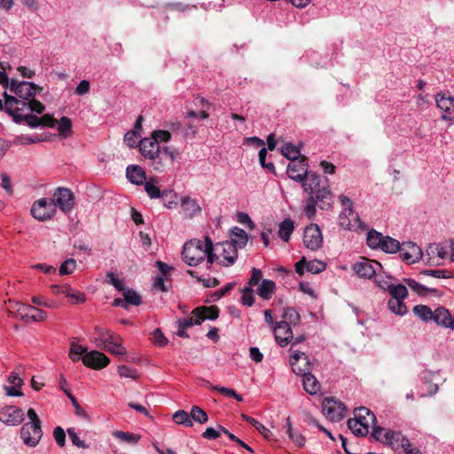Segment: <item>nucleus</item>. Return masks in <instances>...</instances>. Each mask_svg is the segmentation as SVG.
Instances as JSON below:
<instances>
[{
    "instance_id": "nucleus-1",
    "label": "nucleus",
    "mask_w": 454,
    "mask_h": 454,
    "mask_svg": "<svg viewBox=\"0 0 454 454\" xmlns=\"http://www.w3.org/2000/svg\"><path fill=\"white\" fill-rule=\"evenodd\" d=\"M183 260L189 266L194 267L207 259V263L210 266L218 259L214 253V245L209 237H205L204 240L191 239L184 245L182 251Z\"/></svg>"
},
{
    "instance_id": "nucleus-2",
    "label": "nucleus",
    "mask_w": 454,
    "mask_h": 454,
    "mask_svg": "<svg viewBox=\"0 0 454 454\" xmlns=\"http://www.w3.org/2000/svg\"><path fill=\"white\" fill-rule=\"evenodd\" d=\"M290 364L295 374L302 375V384L307 393L315 395L320 390L318 380L309 372V360L304 352L294 351L290 356Z\"/></svg>"
},
{
    "instance_id": "nucleus-3",
    "label": "nucleus",
    "mask_w": 454,
    "mask_h": 454,
    "mask_svg": "<svg viewBox=\"0 0 454 454\" xmlns=\"http://www.w3.org/2000/svg\"><path fill=\"white\" fill-rule=\"evenodd\" d=\"M301 184L305 192L315 194L321 209H327L331 206L332 194L326 177L321 178L315 172H310Z\"/></svg>"
},
{
    "instance_id": "nucleus-4",
    "label": "nucleus",
    "mask_w": 454,
    "mask_h": 454,
    "mask_svg": "<svg viewBox=\"0 0 454 454\" xmlns=\"http://www.w3.org/2000/svg\"><path fill=\"white\" fill-rule=\"evenodd\" d=\"M370 434V440L372 442H380L391 446L393 449L402 448L406 454H411L409 448L411 446L409 439L399 432L387 429V427H372Z\"/></svg>"
},
{
    "instance_id": "nucleus-5",
    "label": "nucleus",
    "mask_w": 454,
    "mask_h": 454,
    "mask_svg": "<svg viewBox=\"0 0 454 454\" xmlns=\"http://www.w3.org/2000/svg\"><path fill=\"white\" fill-rule=\"evenodd\" d=\"M4 101L5 111L13 118L21 117L23 113L35 112L42 114L44 110V106L38 100L32 99L29 102L18 100V98L9 96L6 93Z\"/></svg>"
},
{
    "instance_id": "nucleus-6",
    "label": "nucleus",
    "mask_w": 454,
    "mask_h": 454,
    "mask_svg": "<svg viewBox=\"0 0 454 454\" xmlns=\"http://www.w3.org/2000/svg\"><path fill=\"white\" fill-rule=\"evenodd\" d=\"M339 200L343 206V209L339 215V224L345 230H365V224L360 220L359 215L353 210L351 200L340 195Z\"/></svg>"
},
{
    "instance_id": "nucleus-7",
    "label": "nucleus",
    "mask_w": 454,
    "mask_h": 454,
    "mask_svg": "<svg viewBox=\"0 0 454 454\" xmlns=\"http://www.w3.org/2000/svg\"><path fill=\"white\" fill-rule=\"evenodd\" d=\"M346 411L344 403L334 398H325L322 403V412L331 422L340 421Z\"/></svg>"
},
{
    "instance_id": "nucleus-8",
    "label": "nucleus",
    "mask_w": 454,
    "mask_h": 454,
    "mask_svg": "<svg viewBox=\"0 0 454 454\" xmlns=\"http://www.w3.org/2000/svg\"><path fill=\"white\" fill-rule=\"evenodd\" d=\"M56 213V203L50 199L43 198L34 202L31 215L39 221H46Z\"/></svg>"
},
{
    "instance_id": "nucleus-9",
    "label": "nucleus",
    "mask_w": 454,
    "mask_h": 454,
    "mask_svg": "<svg viewBox=\"0 0 454 454\" xmlns=\"http://www.w3.org/2000/svg\"><path fill=\"white\" fill-rule=\"evenodd\" d=\"M10 90L19 98L18 100L29 102L34 98L37 90H42V88H38L33 82H18L12 79L10 83Z\"/></svg>"
},
{
    "instance_id": "nucleus-10",
    "label": "nucleus",
    "mask_w": 454,
    "mask_h": 454,
    "mask_svg": "<svg viewBox=\"0 0 454 454\" xmlns=\"http://www.w3.org/2000/svg\"><path fill=\"white\" fill-rule=\"evenodd\" d=\"M323 236L317 224L307 226L303 233V243L307 248L316 251L322 246Z\"/></svg>"
},
{
    "instance_id": "nucleus-11",
    "label": "nucleus",
    "mask_w": 454,
    "mask_h": 454,
    "mask_svg": "<svg viewBox=\"0 0 454 454\" xmlns=\"http://www.w3.org/2000/svg\"><path fill=\"white\" fill-rule=\"evenodd\" d=\"M399 253L402 260L408 264L415 263L420 259L424 260V254L421 248L413 242H404L401 244Z\"/></svg>"
},
{
    "instance_id": "nucleus-12",
    "label": "nucleus",
    "mask_w": 454,
    "mask_h": 454,
    "mask_svg": "<svg viewBox=\"0 0 454 454\" xmlns=\"http://www.w3.org/2000/svg\"><path fill=\"white\" fill-rule=\"evenodd\" d=\"M354 418L349 419L347 421V426H352V422L356 423V426H375L377 419L375 414L367 407L361 406L354 409Z\"/></svg>"
},
{
    "instance_id": "nucleus-13",
    "label": "nucleus",
    "mask_w": 454,
    "mask_h": 454,
    "mask_svg": "<svg viewBox=\"0 0 454 454\" xmlns=\"http://www.w3.org/2000/svg\"><path fill=\"white\" fill-rule=\"evenodd\" d=\"M24 419L23 411L18 407L6 406L0 411V422L7 426H19Z\"/></svg>"
},
{
    "instance_id": "nucleus-14",
    "label": "nucleus",
    "mask_w": 454,
    "mask_h": 454,
    "mask_svg": "<svg viewBox=\"0 0 454 454\" xmlns=\"http://www.w3.org/2000/svg\"><path fill=\"white\" fill-rule=\"evenodd\" d=\"M308 167L307 159L301 158L297 161L290 162L287 165L286 172L291 179L302 183L306 176L310 173L308 172Z\"/></svg>"
},
{
    "instance_id": "nucleus-15",
    "label": "nucleus",
    "mask_w": 454,
    "mask_h": 454,
    "mask_svg": "<svg viewBox=\"0 0 454 454\" xmlns=\"http://www.w3.org/2000/svg\"><path fill=\"white\" fill-rule=\"evenodd\" d=\"M82 359L85 366L96 370L105 368L110 362L109 358L105 354L97 350L85 353Z\"/></svg>"
},
{
    "instance_id": "nucleus-16",
    "label": "nucleus",
    "mask_w": 454,
    "mask_h": 454,
    "mask_svg": "<svg viewBox=\"0 0 454 454\" xmlns=\"http://www.w3.org/2000/svg\"><path fill=\"white\" fill-rule=\"evenodd\" d=\"M447 255V249L441 244H431L424 254V261L431 265H441Z\"/></svg>"
},
{
    "instance_id": "nucleus-17",
    "label": "nucleus",
    "mask_w": 454,
    "mask_h": 454,
    "mask_svg": "<svg viewBox=\"0 0 454 454\" xmlns=\"http://www.w3.org/2000/svg\"><path fill=\"white\" fill-rule=\"evenodd\" d=\"M56 207L59 206L64 212H69L74 207V195L67 188H58L54 192L53 200Z\"/></svg>"
},
{
    "instance_id": "nucleus-18",
    "label": "nucleus",
    "mask_w": 454,
    "mask_h": 454,
    "mask_svg": "<svg viewBox=\"0 0 454 454\" xmlns=\"http://www.w3.org/2000/svg\"><path fill=\"white\" fill-rule=\"evenodd\" d=\"M273 330L275 339L281 347H286L294 339L292 328L286 321L278 322Z\"/></svg>"
},
{
    "instance_id": "nucleus-19",
    "label": "nucleus",
    "mask_w": 454,
    "mask_h": 454,
    "mask_svg": "<svg viewBox=\"0 0 454 454\" xmlns=\"http://www.w3.org/2000/svg\"><path fill=\"white\" fill-rule=\"evenodd\" d=\"M377 267H381L379 262L363 258L353 265V270L358 277L371 278L376 275Z\"/></svg>"
},
{
    "instance_id": "nucleus-20",
    "label": "nucleus",
    "mask_w": 454,
    "mask_h": 454,
    "mask_svg": "<svg viewBox=\"0 0 454 454\" xmlns=\"http://www.w3.org/2000/svg\"><path fill=\"white\" fill-rule=\"evenodd\" d=\"M139 149L145 158L155 160L160 155V146L152 138H143L139 143Z\"/></svg>"
},
{
    "instance_id": "nucleus-21",
    "label": "nucleus",
    "mask_w": 454,
    "mask_h": 454,
    "mask_svg": "<svg viewBox=\"0 0 454 454\" xmlns=\"http://www.w3.org/2000/svg\"><path fill=\"white\" fill-rule=\"evenodd\" d=\"M42 436V427H21L20 437L30 447L37 445Z\"/></svg>"
},
{
    "instance_id": "nucleus-22",
    "label": "nucleus",
    "mask_w": 454,
    "mask_h": 454,
    "mask_svg": "<svg viewBox=\"0 0 454 454\" xmlns=\"http://www.w3.org/2000/svg\"><path fill=\"white\" fill-rule=\"evenodd\" d=\"M144 185L145 191L151 199H165L168 196L176 198V193L173 192L172 191L165 190L161 192L160 188L157 186V182L155 178H150L149 180H146Z\"/></svg>"
},
{
    "instance_id": "nucleus-23",
    "label": "nucleus",
    "mask_w": 454,
    "mask_h": 454,
    "mask_svg": "<svg viewBox=\"0 0 454 454\" xmlns=\"http://www.w3.org/2000/svg\"><path fill=\"white\" fill-rule=\"evenodd\" d=\"M181 207L184 214L188 218H193L201 213V207L198 200L189 196H184L181 198Z\"/></svg>"
},
{
    "instance_id": "nucleus-24",
    "label": "nucleus",
    "mask_w": 454,
    "mask_h": 454,
    "mask_svg": "<svg viewBox=\"0 0 454 454\" xmlns=\"http://www.w3.org/2000/svg\"><path fill=\"white\" fill-rule=\"evenodd\" d=\"M436 106L445 114H451L454 112V97L450 96L448 92L440 91L435 94Z\"/></svg>"
},
{
    "instance_id": "nucleus-25",
    "label": "nucleus",
    "mask_w": 454,
    "mask_h": 454,
    "mask_svg": "<svg viewBox=\"0 0 454 454\" xmlns=\"http://www.w3.org/2000/svg\"><path fill=\"white\" fill-rule=\"evenodd\" d=\"M51 288L54 294H63L66 296L73 299L76 303H82L85 301V295L78 291H74L69 285H52Z\"/></svg>"
},
{
    "instance_id": "nucleus-26",
    "label": "nucleus",
    "mask_w": 454,
    "mask_h": 454,
    "mask_svg": "<svg viewBox=\"0 0 454 454\" xmlns=\"http://www.w3.org/2000/svg\"><path fill=\"white\" fill-rule=\"evenodd\" d=\"M216 249H221V254L229 264H233L238 257V248L229 240L216 245Z\"/></svg>"
},
{
    "instance_id": "nucleus-27",
    "label": "nucleus",
    "mask_w": 454,
    "mask_h": 454,
    "mask_svg": "<svg viewBox=\"0 0 454 454\" xmlns=\"http://www.w3.org/2000/svg\"><path fill=\"white\" fill-rule=\"evenodd\" d=\"M126 176L130 183L137 185L144 184L146 181L145 171L141 167L136 165H131L127 168Z\"/></svg>"
},
{
    "instance_id": "nucleus-28",
    "label": "nucleus",
    "mask_w": 454,
    "mask_h": 454,
    "mask_svg": "<svg viewBox=\"0 0 454 454\" xmlns=\"http://www.w3.org/2000/svg\"><path fill=\"white\" fill-rule=\"evenodd\" d=\"M432 321L435 322L437 325L450 327L451 323H453V318L448 309L439 307L434 311Z\"/></svg>"
},
{
    "instance_id": "nucleus-29",
    "label": "nucleus",
    "mask_w": 454,
    "mask_h": 454,
    "mask_svg": "<svg viewBox=\"0 0 454 454\" xmlns=\"http://www.w3.org/2000/svg\"><path fill=\"white\" fill-rule=\"evenodd\" d=\"M248 241L247 233L241 228L235 227L231 231V240L229 242H232L235 244V247L238 249H242L246 247Z\"/></svg>"
},
{
    "instance_id": "nucleus-30",
    "label": "nucleus",
    "mask_w": 454,
    "mask_h": 454,
    "mask_svg": "<svg viewBox=\"0 0 454 454\" xmlns=\"http://www.w3.org/2000/svg\"><path fill=\"white\" fill-rule=\"evenodd\" d=\"M294 230V222L290 218H286L278 225V236L283 241L287 242Z\"/></svg>"
},
{
    "instance_id": "nucleus-31",
    "label": "nucleus",
    "mask_w": 454,
    "mask_h": 454,
    "mask_svg": "<svg viewBox=\"0 0 454 454\" xmlns=\"http://www.w3.org/2000/svg\"><path fill=\"white\" fill-rule=\"evenodd\" d=\"M276 285L272 280L263 279L258 287V294L264 300H270L274 294Z\"/></svg>"
},
{
    "instance_id": "nucleus-32",
    "label": "nucleus",
    "mask_w": 454,
    "mask_h": 454,
    "mask_svg": "<svg viewBox=\"0 0 454 454\" xmlns=\"http://www.w3.org/2000/svg\"><path fill=\"white\" fill-rule=\"evenodd\" d=\"M400 248L401 243L397 239L385 236L380 249L387 254H395L399 252Z\"/></svg>"
},
{
    "instance_id": "nucleus-33",
    "label": "nucleus",
    "mask_w": 454,
    "mask_h": 454,
    "mask_svg": "<svg viewBox=\"0 0 454 454\" xmlns=\"http://www.w3.org/2000/svg\"><path fill=\"white\" fill-rule=\"evenodd\" d=\"M384 237L382 233L372 229L367 233V245L372 249H380Z\"/></svg>"
},
{
    "instance_id": "nucleus-34",
    "label": "nucleus",
    "mask_w": 454,
    "mask_h": 454,
    "mask_svg": "<svg viewBox=\"0 0 454 454\" xmlns=\"http://www.w3.org/2000/svg\"><path fill=\"white\" fill-rule=\"evenodd\" d=\"M113 436L122 442L132 445L136 444L141 438L140 434L123 431H114L113 432Z\"/></svg>"
},
{
    "instance_id": "nucleus-35",
    "label": "nucleus",
    "mask_w": 454,
    "mask_h": 454,
    "mask_svg": "<svg viewBox=\"0 0 454 454\" xmlns=\"http://www.w3.org/2000/svg\"><path fill=\"white\" fill-rule=\"evenodd\" d=\"M281 153L288 160H291V162L293 161H297L299 160V157H300V150L298 147H296L295 145H292V144H285L282 145L281 147Z\"/></svg>"
},
{
    "instance_id": "nucleus-36",
    "label": "nucleus",
    "mask_w": 454,
    "mask_h": 454,
    "mask_svg": "<svg viewBox=\"0 0 454 454\" xmlns=\"http://www.w3.org/2000/svg\"><path fill=\"white\" fill-rule=\"evenodd\" d=\"M257 428L259 429L260 434L270 442H278L280 441V438L284 437L282 432L279 430V427H271L274 431L270 430L269 427Z\"/></svg>"
},
{
    "instance_id": "nucleus-37",
    "label": "nucleus",
    "mask_w": 454,
    "mask_h": 454,
    "mask_svg": "<svg viewBox=\"0 0 454 454\" xmlns=\"http://www.w3.org/2000/svg\"><path fill=\"white\" fill-rule=\"evenodd\" d=\"M388 309L395 315L403 316L407 308L402 299L390 298L387 302Z\"/></svg>"
},
{
    "instance_id": "nucleus-38",
    "label": "nucleus",
    "mask_w": 454,
    "mask_h": 454,
    "mask_svg": "<svg viewBox=\"0 0 454 454\" xmlns=\"http://www.w3.org/2000/svg\"><path fill=\"white\" fill-rule=\"evenodd\" d=\"M414 314L425 322L433 320L434 311L426 305H416L413 308Z\"/></svg>"
},
{
    "instance_id": "nucleus-39",
    "label": "nucleus",
    "mask_w": 454,
    "mask_h": 454,
    "mask_svg": "<svg viewBox=\"0 0 454 454\" xmlns=\"http://www.w3.org/2000/svg\"><path fill=\"white\" fill-rule=\"evenodd\" d=\"M203 322V317H199V309H195L192 311V317L189 318H183L178 320V326L183 328H188L192 325H200Z\"/></svg>"
},
{
    "instance_id": "nucleus-40",
    "label": "nucleus",
    "mask_w": 454,
    "mask_h": 454,
    "mask_svg": "<svg viewBox=\"0 0 454 454\" xmlns=\"http://www.w3.org/2000/svg\"><path fill=\"white\" fill-rule=\"evenodd\" d=\"M285 433L297 447L301 448L305 445V436L297 430V427H286Z\"/></svg>"
},
{
    "instance_id": "nucleus-41",
    "label": "nucleus",
    "mask_w": 454,
    "mask_h": 454,
    "mask_svg": "<svg viewBox=\"0 0 454 454\" xmlns=\"http://www.w3.org/2000/svg\"><path fill=\"white\" fill-rule=\"evenodd\" d=\"M403 281L412 291H414L415 293H417L419 295H423L427 292H435L436 291L434 288L425 286L411 278H404Z\"/></svg>"
},
{
    "instance_id": "nucleus-42",
    "label": "nucleus",
    "mask_w": 454,
    "mask_h": 454,
    "mask_svg": "<svg viewBox=\"0 0 454 454\" xmlns=\"http://www.w3.org/2000/svg\"><path fill=\"white\" fill-rule=\"evenodd\" d=\"M32 309H34V306L27 304H20L16 311V317H20L22 321L26 323L32 322L30 318L33 312Z\"/></svg>"
},
{
    "instance_id": "nucleus-43",
    "label": "nucleus",
    "mask_w": 454,
    "mask_h": 454,
    "mask_svg": "<svg viewBox=\"0 0 454 454\" xmlns=\"http://www.w3.org/2000/svg\"><path fill=\"white\" fill-rule=\"evenodd\" d=\"M282 317V321H286L290 326L297 325L300 321L299 313L293 308L285 309Z\"/></svg>"
},
{
    "instance_id": "nucleus-44",
    "label": "nucleus",
    "mask_w": 454,
    "mask_h": 454,
    "mask_svg": "<svg viewBox=\"0 0 454 454\" xmlns=\"http://www.w3.org/2000/svg\"><path fill=\"white\" fill-rule=\"evenodd\" d=\"M388 293L390 294L391 298L394 299L404 300L408 295L407 287L402 284H393Z\"/></svg>"
},
{
    "instance_id": "nucleus-45",
    "label": "nucleus",
    "mask_w": 454,
    "mask_h": 454,
    "mask_svg": "<svg viewBox=\"0 0 454 454\" xmlns=\"http://www.w3.org/2000/svg\"><path fill=\"white\" fill-rule=\"evenodd\" d=\"M123 297L127 305L138 306L142 302L141 296L132 289H125L123 291Z\"/></svg>"
},
{
    "instance_id": "nucleus-46",
    "label": "nucleus",
    "mask_w": 454,
    "mask_h": 454,
    "mask_svg": "<svg viewBox=\"0 0 454 454\" xmlns=\"http://www.w3.org/2000/svg\"><path fill=\"white\" fill-rule=\"evenodd\" d=\"M197 309H199V317H203V321L205 319L215 320L218 317V309L216 307L197 308Z\"/></svg>"
},
{
    "instance_id": "nucleus-47",
    "label": "nucleus",
    "mask_w": 454,
    "mask_h": 454,
    "mask_svg": "<svg viewBox=\"0 0 454 454\" xmlns=\"http://www.w3.org/2000/svg\"><path fill=\"white\" fill-rule=\"evenodd\" d=\"M375 284L382 290L389 291L393 283L391 282V277L382 274H376L374 278Z\"/></svg>"
},
{
    "instance_id": "nucleus-48",
    "label": "nucleus",
    "mask_w": 454,
    "mask_h": 454,
    "mask_svg": "<svg viewBox=\"0 0 454 454\" xmlns=\"http://www.w3.org/2000/svg\"><path fill=\"white\" fill-rule=\"evenodd\" d=\"M103 349L117 356H123L127 353L126 348L121 344V338L120 340H116L112 344L106 346Z\"/></svg>"
},
{
    "instance_id": "nucleus-49",
    "label": "nucleus",
    "mask_w": 454,
    "mask_h": 454,
    "mask_svg": "<svg viewBox=\"0 0 454 454\" xmlns=\"http://www.w3.org/2000/svg\"><path fill=\"white\" fill-rule=\"evenodd\" d=\"M190 415L192 419L199 424H204L207 421V414L198 406H193L192 408Z\"/></svg>"
},
{
    "instance_id": "nucleus-50",
    "label": "nucleus",
    "mask_w": 454,
    "mask_h": 454,
    "mask_svg": "<svg viewBox=\"0 0 454 454\" xmlns=\"http://www.w3.org/2000/svg\"><path fill=\"white\" fill-rule=\"evenodd\" d=\"M87 353V348L82 347V345H79L75 342H72L69 351V357L73 361H78L80 360V356L84 355Z\"/></svg>"
},
{
    "instance_id": "nucleus-51",
    "label": "nucleus",
    "mask_w": 454,
    "mask_h": 454,
    "mask_svg": "<svg viewBox=\"0 0 454 454\" xmlns=\"http://www.w3.org/2000/svg\"><path fill=\"white\" fill-rule=\"evenodd\" d=\"M317 203L319 204V201L317 200V198H315L314 195H310L304 207V212L309 219H312L315 216Z\"/></svg>"
},
{
    "instance_id": "nucleus-52",
    "label": "nucleus",
    "mask_w": 454,
    "mask_h": 454,
    "mask_svg": "<svg viewBox=\"0 0 454 454\" xmlns=\"http://www.w3.org/2000/svg\"><path fill=\"white\" fill-rule=\"evenodd\" d=\"M306 269L312 274L320 273L325 269V263L319 260L306 262Z\"/></svg>"
},
{
    "instance_id": "nucleus-53",
    "label": "nucleus",
    "mask_w": 454,
    "mask_h": 454,
    "mask_svg": "<svg viewBox=\"0 0 454 454\" xmlns=\"http://www.w3.org/2000/svg\"><path fill=\"white\" fill-rule=\"evenodd\" d=\"M72 128V122L68 117H62L58 124V130L64 137H67L70 132Z\"/></svg>"
},
{
    "instance_id": "nucleus-54",
    "label": "nucleus",
    "mask_w": 454,
    "mask_h": 454,
    "mask_svg": "<svg viewBox=\"0 0 454 454\" xmlns=\"http://www.w3.org/2000/svg\"><path fill=\"white\" fill-rule=\"evenodd\" d=\"M173 420L176 424L184 426H192L190 417L184 411H177L172 417Z\"/></svg>"
},
{
    "instance_id": "nucleus-55",
    "label": "nucleus",
    "mask_w": 454,
    "mask_h": 454,
    "mask_svg": "<svg viewBox=\"0 0 454 454\" xmlns=\"http://www.w3.org/2000/svg\"><path fill=\"white\" fill-rule=\"evenodd\" d=\"M254 291L250 286H245L242 290L241 301L246 306H252L254 303Z\"/></svg>"
},
{
    "instance_id": "nucleus-56",
    "label": "nucleus",
    "mask_w": 454,
    "mask_h": 454,
    "mask_svg": "<svg viewBox=\"0 0 454 454\" xmlns=\"http://www.w3.org/2000/svg\"><path fill=\"white\" fill-rule=\"evenodd\" d=\"M76 267V262L74 259H67L62 262L59 267L60 275H67L72 273Z\"/></svg>"
},
{
    "instance_id": "nucleus-57",
    "label": "nucleus",
    "mask_w": 454,
    "mask_h": 454,
    "mask_svg": "<svg viewBox=\"0 0 454 454\" xmlns=\"http://www.w3.org/2000/svg\"><path fill=\"white\" fill-rule=\"evenodd\" d=\"M14 119L15 120L24 119L25 121L27 122V124L28 126H30L31 128H36V127L41 126V119H40V117H37V116L33 115V114H28L27 113H23V115L21 117H16Z\"/></svg>"
},
{
    "instance_id": "nucleus-58",
    "label": "nucleus",
    "mask_w": 454,
    "mask_h": 454,
    "mask_svg": "<svg viewBox=\"0 0 454 454\" xmlns=\"http://www.w3.org/2000/svg\"><path fill=\"white\" fill-rule=\"evenodd\" d=\"M117 371L121 377L130 378L134 380L137 378V370L128 367L126 365H120Z\"/></svg>"
},
{
    "instance_id": "nucleus-59",
    "label": "nucleus",
    "mask_w": 454,
    "mask_h": 454,
    "mask_svg": "<svg viewBox=\"0 0 454 454\" xmlns=\"http://www.w3.org/2000/svg\"><path fill=\"white\" fill-rule=\"evenodd\" d=\"M120 339H121V337L119 335H116L115 333H114L110 331H107L103 340L100 343L97 342V347L99 348H106V346H108L109 344H112L113 342H114L116 340H120Z\"/></svg>"
},
{
    "instance_id": "nucleus-60",
    "label": "nucleus",
    "mask_w": 454,
    "mask_h": 454,
    "mask_svg": "<svg viewBox=\"0 0 454 454\" xmlns=\"http://www.w3.org/2000/svg\"><path fill=\"white\" fill-rule=\"evenodd\" d=\"M107 283L114 286L117 290L119 291H124V283L121 279H119L115 277V275L113 272H108L106 274Z\"/></svg>"
},
{
    "instance_id": "nucleus-61",
    "label": "nucleus",
    "mask_w": 454,
    "mask_h": 454,
    "mask_svg": "<svg viewBox=\"0 0 454 454\" xmlns=\"http://www.w3.org/2000/svg\"><path fill=\"white\" fill-rule=\"evenodd\" d=\"M67 434L74 445L81 448L86 447L84 442L80 439L74 427H67Z\"/></svg>"
},
{
    "instance_id": "nucleus-62",
    "label": "nucleus",
    "mask_w": 454,
    "mask_h": 454,
    "mask_svg": "<svg viewBox=\"0 0 454 454\" xmlns=\"http://www.w3.org/2000/svg\"><path fill=\"white\" fill-rule=\"evenodd\" d=\"M153 342L160 346L164 347L168 343L167 338L164 336L160 329L157 328L153 333Z\"/></svg>"
},
{
    "instance_id": "nucleus-63",
    "label": "nucleus",
    "mask_w": 454,
    "mask_h": 454,
    "mask_svg": "<svg viewBox=\"0 0 454 454\" xmlns=\"http://www.w3.org/2000/svg\"><path fill=\"white\" fill-rule=\"evenodd\" d=\"M53 435H54L56 442L60 447H63L66 442V433H65L63 427H55Z\"/></svg>"
},
{
    "instance_id": "nucleus-64",
    "label": "nucleus",
    "mask_w": 454,
    "mask_h": 454,
    "mask_svg": "<svg viewBox=\"0 0 454 454\" xmlns=\"http://www.w3.org/2000/svg\"><path fill=\"white\" fill-rule=\"evenodd\" d=\"M27 419L28 421L25 426H41V420L34 409L31 408L27 411Z\"/></svg>"
}]
</instances>
